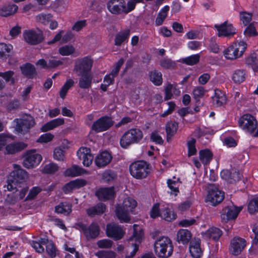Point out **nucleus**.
<instances>
[{
    "label": "nucleus",
    "mask_w": 258,
    "mask_h": 258,
    "mask_svg": "<svg viewBox=\"0 0 258 258\" xmlns=\"http://www.w3.org/2000/svg\"><path fill=\"white\" fill-rule=\"evenodd\" d=\"M113 123L110 117L104 116L96 120L92 125L91 128L96 133L102 132L108 130Z\"/></svg>",
    "instance_id": "obj_11"
},
{
    "label": "nucleus",
    "mask_w": 258,
    "mask_h": 258,
    "mask_svg": "<svg viewBox=\"0 0 258 258\" xmlns=\"http://www.w3.org/2000/svg\"><path fill=\"white\" fill-rule=\"evenodd\" d=\"M155 254L160 258L170 257L173 251V246L171 239L168 237H159L154 242Z\"/></svg>",
    "instance_id": "obj_2"
},
{
    "label": "nucleus",
    "mask_w": 258,
    "mask_h": 258,
    "mask_svg": "<svg viewBox=\"0 0 258 258\" xmlns=\"http://www.w3.org/2000/svg\"><path fill=\"white\" fill-rule=\"evenodd\" d=\"M18 9V6L14 4L4 6L0 8V16L8 17L13 15L17 12Z\"/></svg>",
    "instance_id": "obj_30"
},
{
    "label": "nucleus",
    "mask_w": 258,
    "mask_h": 258,
    "mask_svg": "<svg viewBox=\"0 0 258 258\" xmlns=\"http://www.w3.org/2000/svg\"><path fill=\"white\" fill-rule=\"evenodd\" d=\"M58 166L54 163H50L45 165L43 172L47 174H53L58 170Z\"/></svg>",
    "instance_id": "obj_50"
},
{
    "label": "nucleus",
    "mask_w": 258,
    "mask_h": 258,
    "mask_svg": "<svg viewBox=\"0 0 258 258\" xmlns=\"http://www.w3.org/2000/svg\"><path fill=\"white\" fill-rule=\"evenodd\" d=\"M245 73L242 69H238L234 71L232 76V80L235 83H241L245 80Z\"/></svg>",
    "instance_id": "obj_42"
},
{
    "label": "nucleus",
    "mask_w": 258,
    "mask_h": 258,
    "mask_svg": "<svg viewBox=\"0 0 258 258\" xmlns=\"http://www.w3.org/2000/svg\"><path fill=\"white\" fill-rule=\"evenodd\" d=\"M213 103L217 107H220L226 104L227 98L225 93L219 89L215 90V96L212 97Z\"/></svg>",
    "instance_id": "obj_22"
},
{
    "label": "nucleus",
    "mask_w": 258,
    "mask_h": 258,
    "mask_svg": "<svg viewBox=\"0 0 258 258\" xmlns=\"http://www.w3.org/2000/svg\"><path fill=\"white\" fill-rule=\"evenodd\" d=\"M20 68L22 74L29 79H32L37 75L35 67L30 63H26Z\"/></svg>",
    "instance_id": "obj_27"
},
{
    "label": "nucleus",
    "mask_w": 258,
    "mask_h": 258,
    "mask_svg": "<svg viewBox=\"0 0 258 258\" xmlns=\"http://www.w3.org/2000/svg\"><path fill=\"white\" fill-rule=\"evenodd\" d=\"M96 255L99 258H115L116 253L113 251L101 250L96 253Z\"/></svg>",
    "instance_id": "obj_57"
},
{
    "label": "nucleus",
    "mask_w": 258,
    "mask_h": 258,
    "mask_svg": "<svg viewBox=\"0 0 258 258\" xmlns=\"http://www.w3.org/2000/svg\"><path fill=\"white\" fill-rule=\"evenodd\" d=\"M134 232L133 235L130 238V240H135L139 243H141L144 236V232L143 229L140 228L138 225L135 224L133 226Z\"/></svg>",
    "instance_id": "obj_37"
},
{
    "label": "nucleus",
    "mask_w": 258,
    "mask_h": 258,
    "mask_svg": "<svg viewBox=\"0 0 258 258\" xmlns=\"http://www.w3.org/2000/svg\"><path fill=\"white\" fill-rule=\"evenodd\" d=\"M51 18L52 16L50 14H40L36 16V21L46 25L50 21Z\"/></svg>",
    "instance_id": "obj_55"
},
{
    "label": "nucleus",
    "mask_w": 258,
    "mask_h": 258,
    "mask_svg": "<svg viewBox=\"0 0 258 258\" xmlns=\"http://www.w3.org/2000/svg\"><path fill=\"white\" fill-rule=\"evenodd\" d=\"M14 170L11 173L8 179L7 188L13 193L19 190V184L25 182L28 178V173L20 165L14 164Z\"/></svg>",
    "instance_id": "obj_1"
},
{
    "label": "nucleus",
    "mask_w": 258,
    "mask_h": 258,
    "mask_svg": "<svg viewBox=\"0 0 258 258\" xmlns=\"http://www.w3.org/2000/svg\"><path fill=\"white\" fill-rule=\"evenodd\" d=\"M64 33L63 30L59 31L54 36L53 39L47 42L49 45L52 44L55 42L59 41L62 38V41L64 43H67L70 41L73 37V34L70 32H67L65 35L62 36V34Z\"/></svg>",
    "instance_id": "obj_26"
},
{
    "label": "nucleus",
    "mask_w": 258,
    "mask_h": 258,
    "mask_svg": "<svg viewBox=\"0 0 258 258\" xmlns=\"http://www.w3.org/2000/svg\"><path fill=\"white\" fill-rule=\"evenodd\" d=\"M199 154L200 159L204 164H208L212 159L213 154L209 150H201Z\"/></svg>",
    "instance_id": "obj_40"
},
{
    "label": "nucleus",
    "mask_w": 258,
    "mask_h": 258,
    "mask_svg": "<svg viewBox=\"0 0 258 258\" xmlns=\"http://www.w3.org/2000/svg\"><path fill=\"white\" fill-rule=\"evenodd\" d=\"M244 34L247 37L257 36L258 34L253 23L248 25L244 30Z\"/></svg>",
    "instance_id": "obj_54"
},
{
    "label": "nucleus",
    "mask_w": 258,
    "mask_h": 258,
    "mask_svg": "<svg viewBox=\"0 0 258 258\" xmlns=\"http://www.w3.org/2000/svg\"><path fill=\"white\" fill-rule=\"evenodd\" d=\"M106 209V206L103 203H98L86 210V213L89 217H94L95 215L102 214Z\"/></svg>",
    "instance_id": "obj_25"
},
{
    "label": "nucleus",
    "mask_w": 258,
    "mask_h": 258,
    "mask_svg": "<svg viewBox=\"0 0 258 258\" xmlns=\"http://www.w3.org/2000/svg\"><path fill=\"white\" fill-rule=\"evenodd\" d=\"M208 195L205 201L212 206L220 203L224 198V193L219 190L216 185L209 184L207 187Z\"/></svg>",
    "instance_id": "obj_5"
},
{
    "label": "nucleus",
    "mask_w": 258,
    "mask_h": 258,
    "mask_svg": "<svg viewBox=\"0 0 258 258\" xmlns=\"http://www.w3.org/2000/svg\"><path fill=\"white\" fill-rule=\"evenodd\" d=\"M137 202L131 198L124 200L122 205L116 208V215L121 222H128L130 220L129 214L137 206Z\"/></svg>",
    "instance_id": "obj_3"
},
{
    "label": "nucleus",
    "mask_w": 258,
    "mask_h": 258,
    "mask_svg": "<svg viewBox=\"0 0 258 258\" xmlns=\"http://www.w3.org/2000/svg\"><path fill=\"white\" fill-rule=\"evenodd\" d=\"M27 145L23 142H17L8 145L6 147V153L8 154H14L25 149Z\"/></svg>",
    "instance_id": "obj_23"
},
{
    "label": "nucleus",
    "mask_w": 258,
    "mask_h": 258,
    "mask_svg": "<svg viewBox=\"0 0 258 258\" xmlns=\"http://www.w3.org/2000/svg\"><path fill=\"white\" fill-rule=\"evenodd\" d=\"M160 64L165 69H173L176 67V62L169 58L161 59L160 61Z\"/></svg>",
    "instance_id": "obj_46"
},
{
    "label": "nucleus",
    "mask_w": 258,
    "mask_h": 258,
    "mask_svg": "<svg viewBox=\"0 0 258 258\" xmlns=\"http://www.w3.org/2000/svg\"><path fill=\"white\" fill-rule=\"evenodd\" d=\"M16 122V130L17 132L25 134L29 129L35 124L34 118L31 115H25L20 119H15Z\"/></svg>",
    "instance_id": "obj_10"
},
{
    "label": "nucleus",
    "mask_w": 258,
    "mask_h": 258,
    "mask_svg": "<svg viewBox=\"0 0 258 258\" xmlns=\"http://www.w3.org/2000/svg\"><path fill=\"white\" fill-rule=\"evenodd\" d=\"M207 234L210 238L217 241L222 235V231L219 228L213 227L209 229Z\"/></svg>",
    "instance_id": "obj_45"
},
{
    "label": "nucleus",
    "mask_w": 258,
    "mask_h": 258,
    "mask_svg": "<svg viewBox=\"0 0 258 258\" xmlns=\"http://www.w3.org/2000/svg\"><path fill=\"white\" fill-rule=\"evenodd\" d=\"M100 227L97 223H92L85 232L87 239L96 238L99 234Z\"/></svg>",
    "instance_id": "obj_24"
},
{
    "label": "nucleus",
    "mask_w": 258,
    "mask_h": 258,
    "mask_svg": "<svg viewBox=\"0 0 258 258\" xmlns=\"http://www.w3.org/2000/svg\"><path fill=\"white\" fill-rule=\"evenodd\" d=\"M53 157L58 161H64L65 151L60 147L55 148L53 151Z\"/></svg>",
    "instance_id": "obj_47"
},
{
    "label": "nucleus",
    "mask_w": 258,
    "mask_h": 258,
    "mask_svg": "<svg viewBox=\"0 0 258 258\" xmlns=\"http://www.w3.org/2000/svg\"><path fill=\"white\" fill-rule=\"evenodd\" d=\"M167 184L169 188L171 190L170 191L171 194H174L175 196L177 195L179 192L178 182L175 180L168 179L167 180Z\"/></svg>",
    "instance_id": "obj_53"
},
{
    "label": "nucleus",
    "mask_w": 258,
    "mask_h": 258,
    "mask_svg": "<svg viewBox=\"0 0 258 258\" xmlns=\"http://www.w3.org/2000/svg\"><path fill=\"white\" fill-rule=\"evenodd\" d=\"M111 155L107 151H104L99 154L95 159L96 165L99 167L107 165L112 160Z\"/></svg>",
    "instance_id": "obj_20"
},
{
    "label": "nucleus",
    "mask_w": 258,
    "mask_h": 258,
    "mask_svg": "<svg viewBox=\"0 0 258 258\" xmlns=\"http://www.w3.org/2000/svg\"><path fill=\"white\" fill-rule=\"evenodd\" d=\"M130 33V30L128 29L117 33L114 40L115 45L117 46L120 45L123 42L128 38Z\"/></svg>",
    "instance_id": "obj_34"
},
{
    "label": "nucleus",
    "mask_w": 258,
    "mask_h": 258,
    "mask_svg": "<svg viewBox=\"0 0 258 258\" xmlns=\"http://www.w3.org/2000/svg\"><path fill=\"white\" fill-rule=\"evenodd\" d=\"M247 65L252 68L254 72L258 71V58L256 53L251 54L245 60Z\"/></svg>",
    "instance_id": "obj_35"
},
{
    "label": "nucleus",
    "mask_w": 258,
    "mask_h": 258,
    "mask_svg": "<svg viewBox=\"0 0 258 258\" xmlns=\"http://www.w3.org/2000/svg\"><path fill=\"white\" fill-rule=\"evenodd\" d=\"M189 252L193 257L200 258L202 254L200 243L199 242L190 243Z\"/></svg>",
    "instance_id": "obj_38"
},
{
    "label": "nucleus",
    "mask_w": 258,
    "mask_h": 258,
    "mask_svg": "<svg viewBox=\"0 0 258 258\" xmlns=\"http://www.w3.org/2000/svg\"><path fill=\"white\" fill-rule=\"evenodd\" d=\"M246 246V241L240 237H234L231 241L229 247L230 252L234 255H238Z\"/></svg>",
    "instance_id": "obj_15"
},
{
    "label": "nucleus",
    "mask_w": 258,
    "mask_h": 258,
    "mask_svg": "<svg viewBox=\"0 0 258 258\" xmlns=\"http://www.w3.org/2000/svg\"><path fill=\"white\" fill-rule=\"evenodd\" d=\"M191 237L190 232L187 229H180L177 233V239L178 242L181 241L183 244H187Z\"/></svg>",
    "instance_id": "obj_31"
},
{
    "label": "nucleus",
    "mask_w": 258,
    "mask_h": 258,
    "mask_svg": "<svg viewBox=\"0 0 258 258\" xmlns=\"http://www.w3.org/2000/svg\"><path fill=\"white\" fill-rule=\"evenodd\" d=\"M196 140L194 138H191L187 142L188 147V156L189 157L195 155L197 153L196 148Z\"/></svg>",
    "instance_id": "obj_48"
},
{
    "label": "nucleus",
    "mask_w": 258,
    "mask_h": 258,
    "mask_svg": "<svg viewBox=\"0 0 258 258\" xmlns=\"http://www.w3.org/2000/svg\"><path fill=\"white\" fill-rule=\"evenodd\" d=\"M160 217L167 221L171 222L176 219V215L169 208L165 207L162 210Z\"/></svg>",
    "instance_id": "obj_36"
},
{
    "label": "nucleus",
    "mask_w": 258,
    "mask_h": 258,
    "mask_svg": "<svg viewBox=\"0 0 258 258\" xmlns=\"http://www.w3.org/2000/svg\"><path fill=\"white\" fill-rule=\"evenodd\" d=\"M124 61V60L123 58H120L115 64L114 69L112 70L109 74L114 78L116 77L121 67L123 64Z\"/></svg>",
    "instance_id": "obj_61"
},
{
    "label": "nucleus",
    "mask_w": 258,
    "mask_h": 258,
    "mask_svg": "<svg viewBox=\"0 0 258 258\" xmlns=\"http://www.w3.org/2000/svg\"><path fill=\"white\" fill-rule=\"evenodd\" d=\"M84 170L77 165H73L64 172V174L68 176H76L80 175L84 173Z\"/></svg>",
    "instance_id": "obj_39"
},
{
    "label": "nucleus",
    "mask_w": 258,
    "mask_h": 258,
    "mask_svg": "<svg viewBox=\"0 0 258 258\" xmlns=\"http://www.w3.org/2000/svg\"><path fill=\"white\" fill-rule=\"evenodd\" d=\"M178 123L176 122H168L166 125V132L167 134V141L170 142L171 138L177 132Z\"/></svg>",
    "instance_id": "obj_32"
},
{
    "label": "nucleus",
    "mask_w": 258,
    "mask_h": 258,
    "mask_svg": "<svg viewBox=\"0 0 258 258\" xmlns=\"http://www.w3.org/2000/svg\"><path fill=\"white\" fill-rule=\"evenodd\" d=\"M239 126L246 130L250 134L254 132L257 127V121L255 118L249 114H246L241 116L239 120Z\"/></svg>",
    "instance_id": "obj_8"
},
{
    "label": "nucleus",
    "mask_w": 258,
    "mask_h": 258,
    "mask_svg": "<svg viewBox=\"0 0 258 258\" xmlns=\"http://www.w3.org/2000/svg\"><path fill=\"white\" fill-rule=\"evenodd\" d=\"M72 205L69 202H61L55 207V212L58 214L69 215L72 212Z\"/></svg>",
    "instance_id": "obj_28"
},
{
    "label": "nucleus",
    "mask_w": 258,
    "mask_h": 258,
    "mask_svg": "<svg viewBox=\"0 0 258 258\" xmlns=\"http://www.w3.org/2000/svg\"><path fill=\"white\" fill-rule=\"evenodd\" d=\"M192 93L195 99H198L204 95L205 90L202 86H198L194 89Z\"/></svg>",
    "instance_id": "obj_59"
},
{
    "label": "nucleus",
    "mask_w": 258,
    "mask_h": 258,
    "mask_svg": "<svg viewBox=\"0 0 258 258\" xmlns=\"http://www.w3.org/2000/svg\"><path fill=\"white\" fill-rule=\"evenodd\" d=\"M97 244L101 248H109L112 245V241L109 239H103L97 241Z\"/></svg>",
    "instance_id": "obj_63"
},
{
    "label": "nucleus",
    "mask_w": 258,
    "mask_h": 258,
    "mask_svg": "<svg viewBox=\"0 0 258 258\" xmlns=\"http://www.w3.org/2000/svg\"><path fill=\"white\" fill-rule=\"evenodd\" d=\"M241 210V208L235 206L225 207L221 212L222 221L226 223L230 220L236 219Z\"/></svg>",
    "instance_id": "obj_13"
},
{
    "label": "nucleus",
    "mask_w": 258,
    "mask_h": 258,
    "mask_svg": "<svg viewBox=\"0 0 258 258\" xmlns=\"http://www.w3.org/2000/svg\"><path fill=\"white\" fill-rule=\"evenodd\" d=\"M215 27L218 31V36L228 37L233 35L235 33V29L231 24H228L227 22L221 25H215Z\"/></svg>",
    "instance_id": "obj_18"
},
{
    "label": "nucleus",
    "mask_w": 258,
    "mask_h": 258,
    "mask_svg": "<svg viewBox=\"0 0 258 258\" xmlns=\"http://www.w3.org/2000/svg\"><path fill=\"white\" fill-rule=\"evenodd\" d=\"M246 48V44L244 41H240L228 47L223 54L227 59L233 60L242 55Z\"/></svg>",
    "instance_id": "obj_6"
},
{
    "label": "nucleus",
    "mask_w": 258,
    "mask_h": 258,
    "mask_svg": "<svg viewBox=\"0 0 258 258\" xmlns=\"http://www.w3.org/2000/svg\"><path fill=\"white\" fill-rule=\"evenodd\" d=\"M124 0H110L107 4V7L112 14H119L124 13Z\"/></svg>",
    "instance_id": "obj_17"
},
{
    "label": "nucleus",
    "mask_w": 258,
    "mask_h": 258,
    "mask_svg": "<svg viewBox=\"0 0 258 258\" xmlns=\"http://www.w3.org/2000/svg\"><path fill=\"white\" fill-rule=\"evenodd\" d=\"M130 171L131 175L137 179L146 177L149 172L148 165L144 161H138L131 164Z\"/></svg>",
    "instance_id": "obj_7"
},
{
    "label": "nucleus",
    "mask_w": 258,
    "mask_h": 258,
    "mask_svg": "<svg viewBox=\"0 0 258 258\" xmlns=\"http://www.w3.org/2000/svg\"><path fill=\"white\" fill-rule=\"evenodd\" d=\"M59 52L62 55H69L75 52V48L72 45H65L59 48Z\"/></svg>",
    "instance_id": "obj_52"
},
{
    "label": "nucleus",
    "mask_w": 258,
    "mask_h": 258,
    "mask_svg": "<svg viewBox=\"0 0 258 258\" xmlns=\"http://www.w3.org/2000/svg\"><path fill=\"white\" fill-rule=\"evenodd\" d=\"M240 20L245 25H248L252 19V14L245 12L240 13Z\"/></svg>",
    "instance_id": "obj_60"
},
{
    "label": "nucleus",
    "mask_w": 258,
    "mask_h": 258,
    "mask_svg": "<svg viewBox=\"0 0 258 258\" xmlns=\"http://www.w3.org/2000/svg\"><path fill=\"white\" fill-rule=\"evenodd\" d=\"M80 77L79 80V87L82 89H87L91 87L93 76L90 73L79 74Z\"/></svg>",
    "instance_id": "obj_21"
},
{
    "label": "nucleus",
    "mask_w": 258,
    "mask_h": 258,
    "mask_svg": "<svg viewBox=\"0 0 258 258\" xmlns=\"http://www.w3.org/2000/svg\"><path fill=\"white\" fill-rule=\"evenodd\" d=\"M13 49V46L11 44H7L4 43H0V58H2L5 55L6 52L9 53Z\"/></svg>",
    "instance_id": "obj_56"
},
{
    "label": "nucleus",
    "mask_w": 258,
    "mask_h": 258,
    "mask_svg": "<svg viewBox=\"0 0 258 258\" xmlns=\"http://www.w3.org/2000/svg\"><path fill=\"white\" fill-rule=\"evenodd\" d=\"M14 72L9 71L4 73L0 72V77L4 78L6 82L11 81L12 84H14L15 81L13 78Z\"/></svg>",
    "instance_id": "obj_58"
},
{
    "label": "nucleus",
    "mask_w": 258,
    "mask_h": 258,
    "mask_svg": "<svg viewBox=\"0 0 258 258\" xmlns=\"http://www.w3.org/2000/svg\"><path fill=\"white\" fill-rule=\"evenodd\" d=\"M169 10V7L165 6L158 14L157 17L156 19L155 23L157 26H160L162 24L164 20L166 18L167 16V12Z\"/></svg>",
    "instance_id": "obj_41"
},
{
    "label": "nucleus",
    "mask_w": 258,
    "mask_h": 258,
    "mask_svg": "<svg viewBox=\"0 0 258 258\" xmlns=\"http://www.w3.org/2000/svg\"><path fill=\"white\" fill-rule=\"evenodd\" d=\"M74 81L72 79H69L67 81L63 86L61 88L59 91V96L61 98L63 99L67 94L68 90L73 86Z\"/></svg>",
    "instance_id": "obj_44"
},
{
    "label": "nucleus",
    "mask_w": 258,
    "mask_h": 258,
    "mask_svg": "<svg viewBox=\"0 0 258 258\" xmlns=\"http://www.w3.org/2000/svg\"><path fill=\"white\" fill-rule=\"evenodd\" d=\"M116 178V174L111 170L105 171L102 174V179L104 182H110L114 180Z\"/></svg>",
    "instance_id": "obj_49"
},
{
    "label": "nucleus",
    "mask_w": 258,
    "mask_h": 258,
    "mask_svg": "<svg viewBox=\"0 0 258 258\" xmlns=\"http://www.w3.org/2000/svg\"><path fill=\"white\" fill-rule=\"evenodd\" d=\"M35 150H30L26 152L23 164L27 168H32L37 166L42 160V156L35 153Z\"/></svg>",
    "instance_id": "obj_9"
},
{
    "label": "nucleus",
    "mask_w": 258,
    "mask_h": 258,
    "mask_svg": "<svg viewBox=\"0 0 258 258\" xmlns=\"http://www.w3.org/2000/svg\"><path fill=\"white\" fill-rule=\"evenodd\" d=\"M143 138L142 131L139 128H131L125 132L120 140L122 148H127L132 144L139 143Z\"/></svg>",
    "instance_id": "obj_4"
},
{
    "label": "nucleus",
    "mask_w": 258,
    "mask_h": 258,
    "mask_svg": "<svg viewBox=\"0 0 258 258\" xmlns=\"http://www.w3.org/2000/svg\"><path fill=\"white\" fill-rule=\"evenodd\" d=\"M92 64L93 60L88 57H85L76 62L74 70L79 74L90 73Z\"/></svg>",
    "instance_id": "obj_14"
},
{
    "label": "nucleus",
    "mask_w": 258,
    "mask_h": 258,
    "mask_svg": "<svg viewBox=\"0 0 258 258\" xmlns=\"http://www.w3.org/2000/svg\"><path fill=\"white\" fill-rule=\"evenodd\" d=\"M37 30V32L34 30H29L24 32V38L27 43L31 45H36L43 40V32L38 28Z\"/></svg>",
    "instance_id": "obj_12"
},
{
    "label": "nucleus",
    "mask_w": 258,
    "mask_h": 258,
    "mask_svg": "<svg viewBox=\"0 0 258 258\" xmlns=\"http://www.w3.org/2000/svg\"><path fill=\"white\" fill-rule=\"evenodd\" d=\"M62 64L59 60H56L53 57L47 59V69L55 68Z\"/></svg>",
    "instance_id": "obj_62"
},
{
    "label": "nucleus",
    "mask_w": 258,
    "mask_h": 258,
    "mask_svg": "<svg viewBox=\"0 0 258 258\" xmlns=\"http://www.w3.org/2000/svg\"><path fill=\"white\" fill-rule=\"evenodd\" d=\"M150 80L156 86H160L162 83V74L154 70L149 73Z\"/></svg>",
    "instance_id": "obj_33"
},
{
    "label": "nucleus",
    "mask_w": 258,
    "mask_h": 258,
    "mask_svg": "<svg viewBox=\"0 0 258 258\" xmlns=\"http://www.w3.org/2000/svg\"><path fill=\"white\" fill-rule=\"evenodd\" d=\"M248 210L251 214L258 212V198L251 200L248 205Z\"/></svg>",
    "instance_id": "obj_51"
},
{
    "label": "nucleus",
    "mask_w": 258,
    "mask_h": 258,
    "mask_svg": "<svg viewBox=\"0 0 258 258\" xmlns=\"http://www.w3.org/2000/svg\"><path fill=\"white\" fill-rule=\"evenodd\" d=\"M96 196L100 200H107L114 198L115 195L113 186L100 188L96 191Z\"/></svg>",
    "instance_id": "obj_19"
},
{
    "label": "nucleus",
    "mask_w": 258,
    "mask_h": 258,
    "mask_svg": "<svg viewBox=\"0 0 258 258\" xmlns=\"http://www.w3.org/2000/svg\"><path fill=\"white\" fill-rule=\"evenodd\" d=\"M64 123V120L62 118H58L52 120L46 123H45L41 127L42 132H47L48 131L53 129L59 125L63 124Z\"/></svg>",
    "instance_id": "obj_29"
},
{
    "label": "nucleus",
    "mask_w": 258,
    "mask_h": 258,
    "mask_svg": "<svg viewBox=\"0 0 258 258\" xmlns=\"http://www.w3.org/2000/svg\"><path fill=\"white\" fill-rule=\"evenodd\" d=\"M124 232L120 226L115 224H109L106 227V234L108 237L115 240L122 238Z\"/></svg>",
    "instance_id": "obj_16"
},
{
    "label": "nucleus",
    "mask_w": 258,
    "mask_h": 258,
    "mask_svg": "<svg viewBox=\"0 0 258 258\" xmlns=\"http://www.w3.org/2000/svg\"><path fill=\"white\" fill-rule=\"evenodd\" d=\"M200 58V55L199 54H194L188 56L185 58H183L180 61L182 63L186 64L189 66H193L197 64Z\"/></svg>",
    "instance_id": "obj_43"
},
{
    "label": "nucleus",
    "mask_w": 258,
    "mask_h": 258,
    "mask_svg": "<svg viewBox=\"0 0 258 258\" xmlns=\"http://www.w3.org/2000/svg\"><path fill=\"white\" fill-rule=\"evenodd\" d=\"M41 188L38 187H33L26 198L25 201L34 199L41 191Z\"/></svg>",
    "instance_id": "obj_64"
}]
</instances>
